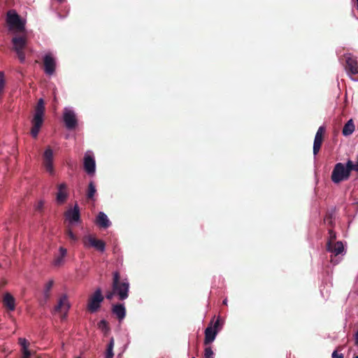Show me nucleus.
Returning a JSON list of instances; mask_svg holds the SVG:
<instances>
[{
  "instance_id": "1",
  "label": "nucleus",
  "mask_w": 358,
  "mask_h": 358,
  "mask_svg": "<svg viewBox=\"0 0 358 358\" xmlns=\"http://www.w3.org/2000/svg\"><path fill=\"white\" fill-rule=\"evenodd\" d=\"M6 22L10 31L20 32L14 36L11 40L13 50L16 52L17 58L21 63L25 62V54L24 50L27 45V38L25 34H22L24 30V25L21 21L18 14L13 10L7 13Z\"/></svg>"
},
{
  "instance_id": "2",
  "label": "nucleus",
  "mask_w": 358,
  "mask_h": 358,
  "mask_svg": "<svg viewBox=\"0 0 358 358\" xmlns=\"http://www.w3.org/2000/svg\"><path fill=\"white\" fill-rule=\"evenodd\" d=\"M45 102L43 99H39L34 108V115L31 120V128L30 134L31 136L36 138L43 124L45 114Z\"/></svg>"
},
{
  "instance_id": "3",
  "label": "nucleus",
  "mask_w": 358,
  "mask_h": 358,
  "mask_svg": "<svg viewBox=\"0 0 358 358\" xmlns=\"http://www.w3.org/2000/svg\"><path fill=\"white\" fill-rule=\"evenodd\" d=\"M113 275L112 288L115 290L119 300L124 301L129 296V284L127 281H120L119 272H114Z\"/></svg>"
},
{
  "instance_id": "4",
  "label": "nucleus",
  "mask_w": 358,
  "mask_h": 358,
  "mask_svg": "<svg viewBox=\"0 0 358 358\" xmlns=\"http://www.w3.org/2000/svg\"><path fill=\"white\" fill-rule=\"evenodd\" d=\"M351 171H352L349 168L348 161L345 166L343 163H337L332 171L331 179L336 184L340 183L350 178Z\"/></svg>"
},
{
  "instance_id": "5",
  "label": "nucleus",
  "mask_w": 358,
  "mask_h": 358,
  "mask_svg": "<svg viewBox=\"0 0 358 358\" xmlns=\"http://www.w3.org/2000/svg\"><path fill=\"white\" fill-rule=\"evenodd\" d=\"M345 60V69L347 74L352 77L358 74V62L357 57L351 54H345L343 56Z\"/></svg>"
},
{
  "instance_id": "6",
  "label": "nucleus",
  "mask_w": 358,
  "mask_h": 358,
  "mask_svg": "<svg viewBox=\"0 0 358 358\" xmlns=\"http://www.w3.org/2000/svg\"><path fill=\"white\" fill-rule=\"evenodd\" d=\"M101 289L98 288L92 295L87 303V308L91 313H94L100 308V303L103 301Z\"/></svg>"
},
{
  "instance_id": "7",
  "label": "nucleus",
  "mask_w": 358,
  "mask_h": 358,
  "mask_svg": "<svg viewBox=\"0 0 358 358\" xmlns=\"http://www.w3.org/2000/svg\"><path fill=\"white\" fill-rule=\"evenodd\" d=\"M43 164L46 170L50 175L55 174V169L53 167V151L50 146L45 150L43 155Z\"/></svg>"
},
{
  "instance_id": "8",
  "label": "nucleus",
  "mask_w": 358,
  "mask_h": 358,
  "mask_svg": "<svg viewBox=\"0 0 358 358\" xmlns=\"http://www.w3.org/2000/svg\"><path fill=\"white\" fill-rule=\"evenodd\" d=\"M83 243L86 247H93L99 252H104L106 249V243L103 241L97 239L96 237L89 235L85 236Z\"/></svg>"
},
{
  "instance_id": "9",
  "label": "nucleus",
  "mask_w": 358,
  "mask_h": 358,
  "mask_svg": "<svg viewBox=\"0 0 358 358\" xmlns=\"http://www.w3.org/2000/svg\"><path fill=\"white\" fill-rule=\"evenodd\" d=\"M344 247L343 243L341 241H337L332 244H327V250L329 252H331L333 255H331V262L336 264L338 263L337 260H334V257H336L338 255L342 253L343 252Z\"/></svg>"
},
{
  "instance_id": "10",
  "label": "nucleus",
  "mask_w": 358,
  "mask_h": 358,
  "mask_svg": "<svg viewBox=\"0 0 358 358\" xmlns=\"http://www.w3.org/2000/svg\"><path fill=\"white\" fill-rule=\"evenodd\" d=\"M44 71L51 76L55 71L56 62L50 53L46 54L43 57Z\"/></svg>"
},
{
  "instance_id": "11",
  "label": "nucleus",
  "mask_w": 358,
  "mask_h": 358,
  "mask_svg": "<svg viewBox=\"0 0 358 358\" xmlns=\"http://www.w3.org/2000/svg\"><path fill=\"white\" fill-rule=\"evenodd\" d=\"M325 133V127H320L317 129L313 143V154L314 155H317L319 152L324 139V135Z\"/></svg>"
},
{
  "instance_id": "12",
  "label": "nucleus",
  "mask_w": 358,
  "mask_h": 358,
  "mask_svg": "<svg viewBox=\"0 0 358 358\" xmlns=\"http://www.w3.org/2000/svg\"><path fill=\"white\" fill-rule=\"evenodd\" d=\"M83 167L89 176H94L96 171V163L94 157L86 154L83 159Z\"/></svg>"
},
{
  "instance_id": "13",
  "label": "nucleus",
  "mask_w": 358,
  "mask_h": 358,
  "mask_svg": "<svg viewBox=\"0 0 358 358\" xmlns=\"http://www.w3.org/2000/svg\"><path fill=\"white\" fill-rule=\"evenodd\" d=\"M64 122L68 129H73L76 127L78 121L73 111L66 110L64 113Z\"/></svg>"
},
{
  "instance_id": "14",
  "label": "nucleus",
  "mask_w": 358,
  "mask_h": 358,
  "mask_svg": "<svg viewBox=\"0 0 358 358\" xmlns=\"http://www.w3.org/2000/svg\"><path fill=\"white\" fill-rule=\"evenodd\" d=\"M70 308V304L69 303L66 295H63L60 297L57 306L55 307V311L63 313L64 316L62 317V319L66 317L67 311Z\"/></svg>"
},
{
  "instance_id": "15",
  "label": "nucleus",
  "mask_w": 358,
  "mask_h": 358,
  "mask_svg": "<svg viewBox=\"0 0 358 358\" xmlns=\"http://www.w3.org/2000/svg\"><path fill=\"white\" fill-rule=\"evenodd\" d=\"M204 345H208L214 341L217 334V330L213 328V321L210 322L205 330Z\"/></svg>"
},
{
  "instance_id": "16",
  "label": "nucleus",
  "mask_w": 358,
  "mask_h": 358,
  "mask_svg": "<svg viewBox=\"0 0 358 358\" xmlns=\"http://www.w3.org/2000/svg\"><path fill=\"white\" fill-rule=\"evenodd\" d=\"M58 192L56 195V200L59 204L64 203L68 197V193L66 192L67 185L65 182H62L57 185Z\"/></svg>"
},
{
  "instance_id": "17",
  "label": "nucleus",
  "mask_w": 358,
  "mask_h": 358,
  "mask_svg": "<svg viewBox=\"0 0 358 358\" xmlns=\"http://www.w3.org/2000/svg\"><path fill=\"white\" fill-rule=\"evenodd\" d=\"M66 220L72 222H78L80 219V210L78 205H76L73 209H70L65 213Z\"/></svg>"
},
{
  "instance_id": "18",
  "label": "nucleus",
  "mask_w": 358,
  "mask_h": 358,
  "mask_svg": "<svg viewBox=\"0 0 358 358\" xmlns=\"http://www.w3.org/2000/svg\"><path fill=\"white\" fill-rule=\"evenodd\" d=\"M3 304L9 311H13L15 309V298L8 292H6L3 296Z\"/></svg>"
},
{
  "instance_id": "19",
  "label": "nucleus",
  "mask_w": 358,
  "mask_h": 358,
  "mask_svg": "<svg viewBox=\"0 0 358 358\" xmlns=\"http://www.w3.org/2000/svg\"><path fill=\"white\" fill-rule=\"evenodd\" d=\"M112 313L116 315L117 319L121 321L126 315V309L122 303H117L113 306Z\"/></svg>"
},
{
  "instance_id": "20",
  "label": "nucleus",
  "mask_w": 358,
  "mask_h": 358,
  "mask_svg": "<svg viewBox=\"0 0 358 358\" xmlns=\"http://www.w3.org/2000/svg\"><path fill=\"white\" fill-rule=\"evenodd\" d=\"M59 255L55 257L53 264L55 266H60L64 263V258L66 257L67 254V250L66 248L63 247H60L59 249Z\"/></svg>"
},
{
  "instance_id": "21",
  "label": "nucleus",
  "mask_w": 358,
  "mask_h": 358,
  "mask_svg": "<svg viewBox=\"0 0 358 358\" xmlns=\"http://www.w3.org/2000/svg\"><path fill=\"white\" fill-rule=\"evenodd\" d=\"M354 131H355V124H354L353 120L352 119H350L344 125L343 130H342V134H343V136H348L351 135L354 132Z\"/></svg>"
},
{
  "instance_id": "22",
  "label": "nucleus",
  "mask_w": 358,
  "mask_h": 358,
  "mask_svg": "<svg viewBox=\"0 0 358 358\" xmlns=\"http://www.w3.org/2000/svg\"><path fill=\"white\" fill-rule=\"evenodd\" d=\"M96 192V189L94 182L93 181H90L88 185L87 189V194H86L87 199L88 200L94 201V195H95Z\"/></svg>"
},
{
  "instance_id": "23",
  "label": "nucleus",
  "mask_w": 358,
  "mask_h": 358,
  "mask_svg": "<svg viewBox=\"0 0 358 358\" xmlns=\"http://www.w3.org/2000/svg\"><path fill=\"white\" fill-rule=\"evenodd\" d=\"M53 280H51L45 285V289L43 292L44 303H45L50 296V289L53 286Z\"/></svg>"
},
{
  "instance_id": "24",
  "label": "nucleus",
  "mask_w": 358,
  "mask_h": 358,
  "mask_svg": "<svg viewBox=\"0 0 358 358\" xmlns=\"http://www.w3.org/2000/svg\"><path fill=\"white\" fill-rule=\"evenodd\" d=\"M115 342L114 338H111L109 343L107 345L106 352V358H113V348H114Z\"/></svg>"
},
{
  "instance_id": "25",
  "label": "nucleus",
  "mask_w": 358,
  "mask_h": 358,
  "mask_svg": "<svg viewBox=\"0 0 358 358\" xmlns=\"http://www.w3.org/2000/svg\"><path fill=\"white\" fill-rule=\"evenodd\" d=\"M108 222L107 215L104 213L100 212L96 218L95 224H108Z\"/></svg>"
},
{
  "instance_id": "26",
  "label": "nucleus",
  "mask_w": 358,
  "mask_h": 358,
  "mask_svg": "<svg viewBox=\"0 0 358 358\" xmlns=\"http://www.w3.org/2000/svg\"><path fill=\"white\" fill-rule=\"evenodd\" d=\"M45 201L43 200L38 201L34 206L35 213H42L44 210Z\"/></svg>"
},
{
  "instance_id": "27",
  "label": "nucleus",
  "mask_w": 358,
  "mask_h": 358,
  "mask_svg": "<svg viewBox=\"0 0 358 358\" xmlns=\"http://www.w3.org/2000/svg\"><path fill=\"white\" fill-rule=\"evenodd\" d=\"M335 210H332L331 212H328L324 217V222L327 224H333L335 222V219L333 217Z\"/></svg>"
},
{
  "instance_id": "28",
  "label": "nucleus",
  "mask_w": 358,
  "mask_h": 358,
  "mask_svg": "<svg viewBox=\"0 0 358 358\" xmlns=\"http://www.w3.org/2000/svg\"><path fill=\"white\" fill-rule=\"evenodd\" d=\"M65 234L66 236L73 242L75 243L78 241V237L73 233L71 229H66Z\"/></svg>"
},
{
  "instance_id": "29",
  "label": "nucleus",
  "mask_w": 358,
  "mask_h": 358,
  "mask_svg": "<svg viewBox=\"0 0 358 358\" xmlns=\"http://www.w3.org/2000/svg\"><path fill=\"white\" fill-rule=\"evenodd\" d=\"M98 326H99V328L102 331L107 332V331H109L108 323L106 320H101L99 322Z\"/></svg>"
},
{
  "instance_id": "30",
  "label": "nucleus",
  "mask_w": 358,
  "mask_h": 358,
  "mask_svg": "<svg viewBox=\"0 0 358 358\" xmlns=\"http://www.w3.org/2000/svg\"><path fill=\"white\" fill-rule=\"evenodd\" d=\"M329 238H328V241H327V244H332L334 243H336V232L334 231L332 229H329Z\"/></svg>"
},
{
  "instance_id": "31",
  "label": "nucleus",
  "mask_w": 358,
  "mask_h": 358,
  "mask_svg": "<svg viewBox=\"0 0 358 358\" xmlns=\"http://www.w3.org/2000/svg\"><path fill=\"white\" fill-rule=\"evenodd\" d=\"M349 168L352 169V171H355L358 173V155L356 156V161L354 163L351 160H348Z\"/></svg>"
},
{
  "instance_id": "32",
  "label": "nucleus",
  "mask_w": 358,
  "mask_h": 358,
  "mask_svg": "<svg viewBox=\"0 0 358 358\" xmlns=\"http://www.w3.org/2000/svg\"><path fill=\"white\" fill-rule=\"evenodd\" d=\"M213 351L210 347L205 348L204 358H213Z\"/></svg>"
},
{
  "instance_id": "33",
  "label": "nucleus",
  "mask_w": 358,
  "mask_h": 358,
  "mask_svg": "<svg viewBox=\"0 0 358 358\" xmlns=\"http://www.w3.org/2000/svg\"><path fill=\"white\" fill-rule=\"evenodd\" d=\"M19 343L22 345V350L24 349V347L26 349H28L29 343L25 338H20Z\"/></svg>"
},
{
  "instance_id": "34",
  "label": "nucleus",
  "mask_w": 358,
  "mask_h": 358,
  "mask_svg": "<svg viewBox=\"0 0 358 358\" xmlns=\"http://www.w3.org/2000/svg\"><path fill=\"white\" fill-rule=\"evenodd\" d=\"M115 295H116L115 292L113 288H112V290L106 292V298L108 300H111Z\"/></svg>"
},
{
  "instance_id": "35",
  "label": "nucleus",
  "mask_w": 358,
  "mask_h": 358,
  "mask_svg": "<svg viewBox=\"0 0 358 358\" xmlns=\"http://www.w3.org/2000/svg\"><path fill=\"white\" fill-rule=\"evenodd\" d=\"M22 352L23 355L22 358H30L31 352L29 350V349H26L24 347V349L22 350Z\"/></svg>"
},
{
  "instance_id": "36",
  "label": "nucleus",
  "mask_w": 358,
  "mask_h": 358,
  "mask_svg": "<svg viewBox=\"0 0 358 358\" xmlns=\"http://www.w3.org/2000/svg\"><path fill=\"white\" fill-rule=\"evenodd\" d=\"M220 325H221V323H220V320L219 317L216 320V321L214 323L213 322V328L217 331H218Z\"/></svg>"
},
{
  "instance_id": "37",
  "label": "nucleus",
  "mask_w": 358,
  "mask_h": 358,
  "mask_svg": "<svg viewBox=\"0 0 358 358\" xmlns=\"http://www.w3.org/2000/svg\"><path fill=\"white\" fill-rule=\"evenodd\" d=\"M331 357L332 358H344L343 355L338 353L337 350L333 352Z\"/></svg>"
},
{
  "instance_id": "38",
  "label": "nucleus",
  "mask_w": 358,
  "mask_h": 358,
  "mask_svg": "<svg viewBox=\"0 0 358 358\" xmlns=\"http://www.w3.org/2000/svg\"><path fill=\"white\" fill-rule=\"evenodd\" d=\"M355 345H358V331L355 335Z\"/></svg>"
},
{
  "instance_id": "39",
  "label": "nucleus",
  "mask_w": 358,
  "mask_h": 358,
  "mask_svg": "<svg viewBox=\"0 0 358 358\" xmlns=\"http://www.w3.org/2000/svg\"><path fill=\"white\" fill-rule=\"evenodd\" d=\"M101 227H103L104 229L107 228V227H108L109 225H106V224H104V225H100Z\"/></svg>"
},
{
  "instance_id": "40",
  "label": "nucleus",
  "mask_w": 358,
  "mask_h": 358,
  "mask_svg": "<svg viewBox=\"0 0 358 358\" xmlns=\"http://www.w3.org/2000/svg\"><path fill=\"white\" fill-rule=\"evenodd\" d=\"M227 299H224V300L223 301V304L227 305Z\"/></svg>"
},
{
  "instance_id": "41",
  "label": "nucleus",
  "mask_w": 358,
  "mask_h": 358,
  "mask_svg": "<svg viewBox=\"0 0 358 358\" xmlns=\"http://www.w3.org/2000/svg\"><path fill=\"white\" fill-rule=\"evenodd\" d=\"M54 101H57V99H56V96H55V98H54Z\"/></svg>"
},
{
  "instance_id": "42",
  "label": "nucleus",
  "mask_w": 358,
  "mask_h": 358,
  "mask_svg": "<svg viewBox=\"0 0 358 358\" xmlns=\"http://www.w3.org/2000/svg\"><path fill=\"white\" fill-rule=\"evenodd\" d=\"M356 1H357V9H358V0H356Z\"/></svg>"
},
{
  "instance_id": "43",
  "label": "nucleus",
  "mask_w": 358,
  "mask_h": 358,
  "mask_svg": "<svg viewBox=\"0 0 358 358\" xmlns=\"http://www.w3.org/2000/svg\"><path fill=\"white\" fill-rule=\"evenodd\" d=\"M354 358H358V355H357V356L354 357Z\"/></svg>"
},
{
  "instance_id": "44",
  "label": "nucleus",
  "mask_w": 358,
  "mask_h": 358,
  "mask_svg": "<svg viewBox=\"0 0 358 358\" xmlns=\"http://www.w3.org/2000/svg\"><path fill=\"white\" fill-rule=\"evenodd\" d=\"M192 358H195V357H192Z\"/></svg>"
}]
</instances>
